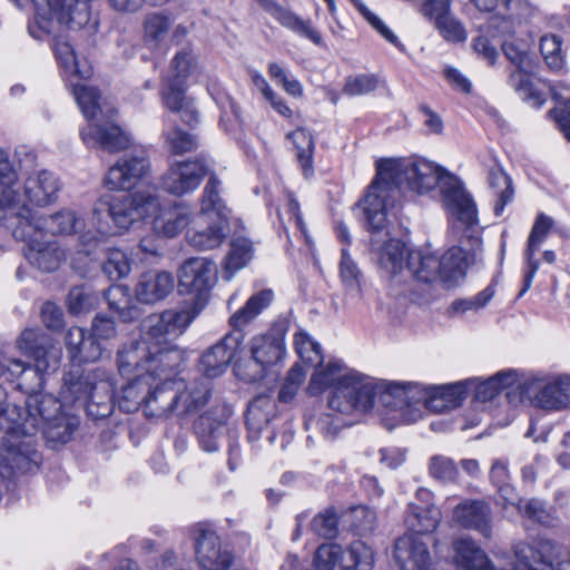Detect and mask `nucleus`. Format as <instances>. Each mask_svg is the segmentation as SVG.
Returning <instances> with one entry per match:
<instances>
[{"instance_id": "nucleus-60", "label": "nucleus", "mask_w": 570, "mask_h": 570, "mask_svg": "<svg viewBox=\"0 0 570 570\" xmlns=\"http://www.w3.org/2000/svg\"><path fill=\"white\" fill-rule=\"evenodd\" d=\"M357 7L360 13L365 20L391 45L401 51H404L403 43L399 40V37L384 23V21L373 13L364 3L358 0H353Z\"/></svg>"}, {"instance_id": "nucleus-9", "label": "nucleus", "mask_w": 570, "mask_h": 570, "mask_svg": "<svg viewBox=\"0 0 570 570\" xmlns=\"http://www.w3.org/2000/svg\"><path fill=\"white\" fill-rule=\"evenodd\" d=\"M501 48L507 59L517 68L509 76L511 88L532 107H541L546 102V96L533 87L529 77L532 67L529 56L530 42L511 36L502 41Z\"/></svg>"}, {"instance_id": "nucleus-55", "label": "nucleus", "mask_w": 570, "mask_h": 570, "mask_svg": "<svg viewBox=\"0 0 570 570\" xmlns=\"http://www.w3.org/2000/svg\"><path fill=\"white\" fill-rule=\"evenodd\" d=\"M99 303V296L87 286H76L68 294V307L72 314L91 311Z\"/></svg>"}, {"instance_id": "nucleus-45", "label": "nucleus", "mask_w": 570, "mask_h": 570, "mask_svg": "<svg viewBox=\"0 0 570 570\" xmlns=\"http://www.w3.org/2000/svg\"><path fill=\"white\" fill-rule=\"evenodd\" d=\"M73 95L82 115L88 121L96 120L111 110L101 104L100 94L95 87L75 85Z\"/></svg>"}, {"instance_id": "nucleus-49", "label": "nucleus", "mask_w": 570, "mask_h": 570, "mask_svg": "<svg viewBox=\"0 0 570 570\" xmlns=\"http://www.w3.org/2000/svg\"><path fill=\"white\" fill-rule=\"evenodd\" d=\"M185 82L167 78V85L161 91L163 104L174 112L191 114L195 116V107L191 100L185 96Z\"/></svg>"}, {"instance_id": "nucleus-35", "label": "nucleus", "mask_w": 570, "mask_h": 570, "mask_svg": "<svg viewBox=\"0 0 570 570\" xmlns=\"http://www.w3.org/2000/svg\"><path fill=\"white\" fill-rule=\"evenodd\" d=\"M175 286L173 274L165 271H149L140 275L136 285L137 299L145 304H154L164 299Z\"/></svg>"}, {"instance_id": "nucleus-50", "label": "nucleus", "mask_w": 570, "mask_h": 570, "mask_svg": "<svg viewBox=\"0 0 570 570\" xmlns=\"http://www.w3.org/2000/svg\"><path fill=\"white\" fill-rule=\"evenodd\" d=\"M253 256V245L247 238H235L230 243V249L225 261V272L229 273V281L234 273L247 265Z\"/></svg>"}, {"instance_id": "nucleus-51", "label": "nucleus", "mask_w": 570, "mask_h": 570, "mask_svg": "<svg viewBox=\"0 0 570 570\" xmlns=\"http://www.w3.org/2000/svg\"><path fill=\"white\" fill-rule=\"evenodd\" d=\"M340 278L346 291L352 295H361L362 273L352 259L346 247L341 250Z\"/></svg>"}, {"instance_id": "nucleus-16", "label": "nucleus", "mask_w": 570, "mask_h": 570, "mask_svg": "<svg viewBox=\"0 0 570 570\" xmlns=\"http://www.w3.org/2000/svg\"><path fill=\"white\" fill-rule=\"evenodd\" d=\"M94 215L107 210L118 228L127 229L135 220L142 219L158 207L157 198L138 194L114 196L107 202H100Z\"/></svg>"}, {"instance_id": "nucleus-11", "label": "nucleus", "mask_w": 570, "mask_h": 570, "mask_svg": "<svg viewBox=\"0 0 570 570\" xmlns=\"http://www.w3.org/2000/svg\"><path fill=\"white\" fill-rule=\"evenodd\" d=\"M316 370L312 375L308 384V393L311 395H317L326 389L333 386V390L328 396V407L341 414H348L347 411L341 409V405L333 403L334 399L338 396L337 401H348L350 396L355 399L356 395L344 391L354 381L363 380V374L348 370L346 365L341 361H331L326 366L316 365Z\"/></svg>"}, {"instance_id": "nucleus-14", "label": "nucleus", "mask_w": 570, "mask_h": 570, "mask_svg": "<svg viewBox=\"0 0 570 570\" xmlns=\"http://www.w3.org/2000/svg\"><path fill=\"white\" fill-rule=\"evenodd\" d=\"M17 346L21 353L35 360L33 367L26 364V373L32 374L40 385L41 375L58 366L59 351L55 348L52 338L43 330L26 328L17 340Z\"/></svg>"}, {"instance_id": "nucleus-58", "label": "nucleus", "mask_w": 570, "mask_h": 570, "mask_svg": "<svg viewBox=\"0 0 570 570\" xmlns=\"http://www.w3.org/2000/svg\"><path fill=\"white\" fill-rule=\"evenodd\" d=\"M429 472L433 479L442 483L455 482L459 476L455 462L443 455H434L430 459Z\"/></svg>"}, {"instance_id": "nucleus-46", "label": "nucleus", "mask_w": 570, "mask_h": 570, "mask_svg": "<svg viewBox=\"0 0 570 570\" xmlns=\"http://www.w3.org/2000/svg\"><path fill=\"white\" fill-rule=\"evenodd\" d=\"M488 183L497 197L494 214L500 216L513 198L512 181L501 167L494 165L489 169Z\"/></svg>"}, {"instance_id": "nucleus-8", "label": "nucleus", "mask_w": 570, "mask_h": 570, "mask_svg": "<svg viewBox=\"0 0 570 570\" xmlns=\"http://www.w3.org/2000/svg\"><path fill=\"white\" fill-rule=\"evenodd\" d=\"M217 281L216 264L205 257H193L184 262L178 272V288L190 295L188 309H197V315L207 304L210 291Z\"/></svg>"}, {"instance_id": "nucleus-53", "label": "nucleus", "mask_w": 570, "mask_h": 570, "mask_svg": "<svg viewBox=\"0 0 570 570\" xmlns=\"http://www.w3.org/2000/svg\"><path fill=\"white\" fill-rule=\"evenodd\" d=\"M164 136L166 146L175 155L190 153L198 147L196 137L177 126L166 129Z\"/></svg>"}, {"instance_id": "nucleus-17", "label": "nucleus", "mask_w": 570, "mask_h": 570, "mask_svg": "<svg viewBox=\"0 0 570 570\" xmlns=\"http://www.w3.org/2000/svg\"><path fill=\"white\" fill-rule=\"evenodd\" d=\"M520 401L531 400L537 406L554 411L570 405V377L558 379L541 385V381L531 380L517 385Z\"/></svg>"}, {"instance_id": "nucleus-43", "label": "nucleus", "mask_w": 570, "mask_h": 570, "mask_svg": "<svg viewBox=\"0 0 570 570\" xmlns=\"http://www.w3.org/2000/svg\"><path fill=\"white\" fill-rule=\"evenodd\" d=\"M286 138L294 145L296 158L304 176H312L314 173L313 155L315 149V140L312 134L305 128H297L296 130L288 132Z\"/></svg>"}, {"instance_id": "nucleus-27", "label": "nucleus", "mask_w": 570, "mask_h": 570, "mask_svg": "<svg viewBox=\"0 0 570 570\" xmlns=\"http://www.w3.org/2000/svg\"><path fill=\"white\" fill-rule=\"evenodd\" d=\"M153 348L141 336L124 343L117 353V365L120 375L124 377L136 376L137 374L146 375V367H149Z\"/></svg>"}, {"instance_id": "nucleus-20", "label": "nucleus", "mask_w": 570, "mask_h": 570, "mask_svg": "<svg viewBox=\"0 0 570 570\" xmlns=\"http://www.w3.org/2000/svg\"><path fill=\"white\" fill-rule=\"evenodd\" d=\"M115 110L89 121L80 130V137L88 147H99L109 153L125 150L130 145L128 135L112 120Z\"/></svg>"}, {"instance_id": "nucleus-4", "label": "nucleus", "mask_w": 570, "mask_h": 570, "mask_svg": "<svg viewBox=\"0 0 570 570\" xmlns=\"http://www.w3.org/2000/svg\"><path fill=\"white\" fill-rule=\"evenodd\" d=\"M415 383H397L376 381L370 376H363L361 381H354L347 386V393L356 395L348 401H337L334 399L335 405L352 414L354 412L365 413L374 407H382L390 412H403L405 409L414 407V400L410 396V386ZM346 391V387L344 389Z\"/></svg>"}, {"instance_id": "nucleus-56", "label": "nucleus", "mask_w": 570, "mask_h": 570, "mask_svg": "<svg viewBox=\"0 0 570 570\" xmlns=\"http://www.w3.org/2000/svg\"><path fill=\"white\" fill-rule=\"evenodd\" d=\"M295 351L299 358L312 366L323 363V354L321 345L313 341L305 333H297L294 338Z\"/></svg>"}, {"instance_id": "nucleus-61", "label": "nucleus", "mask_w": 570, "mask_h": 570, "mask_svg": "<svg viewBox=\"0 0 570 570\" xmlns=\"http://www.w3.org/2000/svg\"><path fill=\"white\" fill-rule=\"evenodd\" d=\"M171 21L169 17L161 13H154L146 18L144 28L145 37L148 42L160 43L167 36Z\"/></svg>"}, {"instance_id": "nucleus-36", "label": "nucleus", "mask_w": 570, "mask_h": 570, "mask_svg": "<svg viewBox=\"0 0 570 570\" xmlns=\"http://www.w3.org/2000/svg\"><path fill=\"white\" fill-rule=\"evenodd\" d=\"M176 397L175 380L151 381L145 403L146 416L161 419L175 414Z\"/></svg>"}, {"instance_id": "nucleus-23", "label": "nucleus", "mask_w": 570, "mask_h": 570, "mask_svg": "<svg viewBox=\"0 0 570 570\" xmlns=\"http://www.w3.org/2000/svg\"><path fill=\"white\" fill-rule=\"evenodd\" d=\"M394 558L401 570H431L429 542L423 537L404 534L394 544Z\"/></svg>"}, {"instance_id": "nucleus-37", "label": "nucleus", "mask_w": 570, "mask_h": 570, "mask_svg": "<svg viewBox=\"0 0 570 570\" xmlns=\"http://www.w3.org/2000/svg\"><path fill=\"white\" fill-rule=\"evenodd\" d=\"M190 216V209L183 204L161 207L153 219V230L158 236L173 238L188 226Z\"/></svg>"}, {"instance_id": "nucleus-54", "label": "nucleus", "mask_w": 570, "mask_h": 570, "mask_svg": "<svg viewBox=\"0 0 570 570\" xmlns=\"http://www.w3.org/2000/svg\"><path fill=\"white\" fill-rule=\"evenodd\" d=\"M196 67V57L193 50L189 47H185L174 56L170 63L171 75L168 78L177 82H185Z\"/></svg>"}, {"instance_id": "nucleus-26", "label": "nucleus", "mask_w": 570, "mask_h": 570, "mask_svg": "<svg viewBox=\"0 0 570 570\" xmlns=\"http://www.w3.org/2000/svg\"><path fill=\"white\" fill-rule=\"evenodd\" d=\"M196 558L203 570H228L233 556L220 547L219 537L210 530H200L196 538Z\"/></svg>"}, {"instance_id": "nucleus-34", "label": "nucleus", "mask_w": 570, "mask_h": 570, "mask_svg": "<svg viewBox=\"0 0 570 570\" xmlns=\"http://www.w3.org/2000/svg\"><path fill=\"white\" fill-rule=\"evenodd\" d=\"M66 346L73 363L98 361L106 347L82 327H70L66 334Z\"/></svg>"}, {"instance_id": "nucleus-47", "label": "nucleus", "mask_w": 570, "mask_h": 570, "mask_svg": "<svg viewBox=\"0 0 570 570\" xmlns=\"http://www.w3.org/2000/svg\"><path fill=\"white\" fill-rule=\"evenodd\" d=\"M409 254L411 252L407 250L402 240L390 239L382 248L380 264L389 274L396 276L405 271Z\"/></svg>"}, {"instance_id": "nucleus-22", "label": "nucleus", "mask_w": 570, "mask_h": 570, "mask_svg": "<svg viewBox=\"0 0 570 570\" xmlns=\"http://www.w3.org/2000/svg\"><path fill=\"white\" fill-rule=\"evenodd\" d=\"M207 174V167L200 159L176 161L161 178V187L165 191L184 196L198 188Z\"/></svg>"}, {"instance_id": "nucleus-59", "label": "nucleus", "mask_w": 570, "mask_h": 570, "mask_svg": "<svg viewBox=\"0 0 570 570\" xmlns=\"http://www.w3.org/2000/svg\"><path fill=\"white\" fill-rule=\"evenodd\" d=\"M348 553L353 566H344L342 570H372L374 551L365 542L357 540L350 544Z\"/></svg>"}, {"instance_id": "nucleus-28", "label": "nucleus", "mask_w": 570, "mask_h": 570, "mask_svg": "<svg viewBox=\"0 0 570 570\" xmlns=\"http://www.w3.org/2000/svg\"><path fill=\"white\" fill-rule=\"evenodd\" d=\"M261 8L272 16L282 27L294 33L311 40L316 46L323 45L321 33L312 26L309 20H304L291 9L283 7L276 0H256Z\"/></svg>"}, {"instance_id": "nucleus-6", "label": "nucleus", "mask_w": 570, "mask_h": 570, "mask_svg": "<svg viewBox=\"0 0 570 570\" xmlns=\"http://www.w3.org/2000/svg\"><path fill=\"white\" fill-rule=\"evenodd\" d=\"M61 395L66 403H81L95 421L108 417L115 407L112 382L99 368L85 375L78 371L68 373Z\"/></svg>"}, {"instance_id": "nucleus-42", "label": "nucleus", "mask_w": 570, "mask_h": 570, "mask_svg": "<svg viewBox=\"0 0 570 570\" xmlns=\"http://www.w3.org/2000/svg\"><path fill=\"white\" fill-rule=\"evenodd\" d=\"M222 181L216 175H210L200 200V214L204 216L228 219L229 209L220 197Z\"/></svg>"}, {"instance_id": "nucleus-19", "label": "nucleus", "mask_w": 570, "mask_h": 570, "mask_svg": "<svg viewBox=\"0 0 570 570\" xmlns=\"http://www.w3.org/2000/svg\"><path fill=\"white\" fill-rule=\"evenodd\" d=\"M451 562L461 570H502L503 550L493 552L491 559L469 535H460L451 543Z\"/></svg>"}, {"instance_id": "nucleus-3", "label": "nucleus", "mask_w": 570, "mask_h": 570, "mask_svg": "<svg viewBox=\"0 0 570 570\" xmlns=\"http://www.w3.org/2000/svg\"><path fill=\"white\" fill-rule=\"evenodd\" d=\"M273 298L272 289H262L252 295L246 304L230 316L233 332L226 334L200 357V366L206 377H217L227 370L243 342L242 330L267 308Z\"/></svg>"}, {"instance_id": "nucleus-64", "label": "nucleus", "mask_w": 570, "mask_h": 570, "mask_svg": "<svg viewBox=\"0 0 570 570\" xmlns=\"http://www.w3.org/2000/svg\"><path fill=\"white\" fill-rule=\"evenodd\" d=\"M519 511L525 517L543 525H553L556 518L539 499H529L519 502Z\"/></svg>"}, {"instance_id": "nucleus-2", "label": "nucleus", "mask_w": 570, "mask_h": 570, "mask_svg": "<svg viewBox=\"0 0 570 570\" xmlns=\"http://www.w3.org/2000/svg\"><path fill=\"white\" fill-rule=\"evenodd\" d=\"M60 185L58 178L48 170L30 175L20 191L18 175L11 165L8 154L0 149V220L14 219L19 224L18 214L35 217L27 204L47 206L57 199Z\"/></svg>"}, {"instance_id": "nucleus-29", "label": "nucleus", "mask_w": 570, "mask_h": 570, "mask_svg": "<svg viewBox=\"0 0 570 570\" xmlns=\"http://www.w3.org/2000/svg\"><path fill=\"white\" fill-rule=\"evenodd\" d=\"M229 416L228 409L213 407L197 419L194 426L195 433L204 451L215 452L218 450V440L225 433V425Z\"/></svg>"}, {"instance_id": "nucleus-7", "label": "nucleus", "mask_w": 570, "mask_h": 570, "mask_svg": "<svg viewBox=\"0 0 570 570\" xmlns=\"http://www.w3.org/2000/svg\"><path fill=\"white\" fill-rule=\"evenodd\" d=\"M503 559L502 570H562L563 552L553 540L534 538L514 543Z\"/></svg>"}, {"instance_id": "nucleus-32", "label": "nucleus", "mask_w": 570, "mask_h": 570, "mask_svg": "<svg viewBox=\"0 0 570 570\" xmlns=\"http://www.w3.org/2000/svg\"><path fill=\"white\" fill-rule=\"evenodd\" d=\"M42 237L35 234L18 239L27 243L26 258L32 266L41 272L52 273L58 269L63 254L56 242Z\"/></svg>"}, {"instance_id": "nucleus-18", "label": "nucleus", "mask_w": 570, "mask_h": 570, "mask_svg": "<svg viewBox=\"0 0 570 570\" xmlns=\"http://www.w3.org/2000/svg\"><path fill=\"white\" fill-rule=\"evenodd\" d=\"M471 382H459L440 386H422L417 383L410 386V395L414 400V407L423 405L425 409L443 413L461 405L465 399Z\"/></svg>"}, {"instance_id": "nucleus-13", "label": "nucleus", "mask_w": 570, "mask_h": 570, "mask_svg": "<svg viewBox=\"0 0 570 570\" xmlns=\"http://www.w3.org/2000/svg\"><path fill=\"white\" fill-rule=\"evenodd\" d=\"M196 317L197 309L186 307L151 314L144 320L140 336L153 347L170 345L169 342L180 336Z\"/></svg>"}, {"instance_id": "nucleus-12", "label": "nucleus", "mask_w": 570, "mask_h": 570, "mask_svg": "<svg viewBox=\"0 0 570 570\" xmlns=\"http://www.w3.org/2000/svg\"><path fill=\"white\" fill-rule=\"evenodd\" d=\"M0 460L12 471L18 473H32L41 463V454L37 450L35 425L29 432L16 428H9V435L2 438L0 446Z\"/></svg>"}, {"instance_id": "nucleus-25", "label": "nucleus", "mask_w": 570, "mask_h": 570, "mask_svg": "<svg viewBox=\"0 0 570 570\" xmlns=\"http://www.w3.org/2000/svg\"><path fill=\"white\" fill-rule=\"evenodd\" d=\"M453 520L462 528L476 531L485 539L492 537V512L482 500H464L453 510Z\"/></svg>"}, {"instance_id": "nucleus-1", "label": "nucleus", "mask_w": 570, "mask_h": 570, "mask_svg": "<svg viewBox=\"0 0 570 570\" xmlns=\"http://www.w3.org/2000/svg\"><path fill=\"white\" fill-rule=\"evenodd\" d=\"M435 186L452 217L468 227L476 223V205L458 177L424 159H381L376 164V176L360 203L367 228L380 232L385 227L390 199L401 189L424 194Z\"/></svg>"}, {"instance_id": "nucleus-57", "label": "nucleus", "mask_w": 570, "mask_h": 570, "mask_svg": "<svg viewBox=\"0 0 570 570\" xmlns=\"http://www.w3.org/2000/svg\"><path fill=\"white\" fill-rule=\"evenodd\" d=\"M541 55L552 70H560L563 67L564 59L561 50V38L557 35H544L540 39Z\"/></svg>"}, {"instance_id": "nucleus-30", "label": "nucleus", "mask_w": 570, "mask_h": 570, "mask_svg": "<svg viewBox=\"0 0 570 570\" xmlns=\"http://www.w3.org/2000/svg\"><path fill=\"white\" fill-rule=\"evenodd\" d=\"M175 391L177 394L175 414L184 416L193 414L206 405L210 396V384L204 379L188 383L184 380H175Z\"/></svg>"}, {"instance_id": "nucleus-39", "label": "nucleus", "mask_w": 570, "mask_h": 570, "mask_svg": "<svg viewBox=\"0 0 570 570\" xmlns=\"http://www.w3.org/2000/svg\"><path fill=\"white\" fill-rule=\"evenodd\" d=\"M151 381L145 374H137L121 389L118 405L122 412L131 413L140 406L145 410L148 390Z\"/></svg>"}, {"instance_id": "nucleus-15", "label": "nucleus", "mask_w": 570, "mask_h": 570, "mask_svg": "<svg viewBox=\"0 0 570 570\" xmlns=\"http://www.w3.org/2000/svg\"><path fill=\"white\" fill-rule=\"evenodd\" d=\"M18 217L19 224L13 225V223H10L14 238H26L35 234L40 236L46 234L69 235L77 233L83 225L82 219L69 209L60 210L48 217H29L22 213H19Z\"/></svg>"}, {"instance_id": "nucleus-41", "label": "nucleus", "mask_w": 570, "mask_h": 570, "mask_svg": "<svg viewBox=\"0 0 570 570\" xmlns=\"http://www.w3.org/2000/svg\"><path fill=\"white\" fill-rule=\"evenodd\" d=\"M108 307L114 311L124 322H131L139 316V309L132 303L129 287L114 284L104 293Z\"/></svg>"}, {"instance_id": "nucleus-24", "label": "nucleus", "mask_w": 570, "mask_h": 570, "mask_svg": "<svg viewBox=\"0 0 570 570\" xmlns=\"http://www.w3.org/2000/svg\"><path fill=\"white\" fill-rule=\"evenodd\" d=\"M285 334L283 325H275L265 334L250 340L252 358L262 370L277 364L285 356Z\"/></svg>"}, {"instance_id": "nucleus-48", "label": "nucleus", "mask_w": 570, "mask_h": 570, "mask_svg": "<svg viewBox=\"0 0 570 570\" xmlns=\"http://www.w3.org/2000/svg\"><path fill=\"white\" fill-rule=\"evenodd\" d=\"M514 371H503L478 383L474 387V396L480 402H488L495 397L501 391L511 389L517 383Z\"/></svg>"}, {"instance_id": "nucleus-44", "label": "nucleus", "mask_w": 570, "mask_h": 570, "mask_svg": "<svg viewBox=\"0 0 570 570\" xmlns=\"http://www.w3.org/2000/svg\"><path fill=\"white\" fill-rule=\"evenodd\" d=\"M228 219L217 218L206 228L193 232L188 235L189 244L199 250H209L218 247L226 238Z\"/></svg>"}, {"instance_id": "nucleus-31", "label": "nucleus", "mask_w": 570, "mask_h": 570, "mask_svg": "<svg viewBox=\"0 0 570 570\" xmlns=\"http://www.w3.org/2000/svg\"><path fill=\"white\" fill-rule=\"evenodd\" d=\"M186 362V353L176 345H164L153 348L149 367H146V376L150 381L171 380Z\"/></svg>"}, {"instance_id": "nucleus-62", "label": "nucleus", "mask_w": 570, "mask_h": 570, "mask_svg": "<svg viewBox=\"0 0 570 570\" xmlns=\"http://www.w3.org/2000/svg\"><path fill=\"white\" fill-rule=\"evenodd\" d=\"M311 530L318 537L334 539L338 533V518L333 509L315 515L311 522Z\"/></svg>"}, {"instance_id": "nucleus-21", "label": "nucleus", "mask_w": 570, "mask_h": 570, "mask_svg": "<svg viewBox=\"0 0 570 570\" xmlns=\"http://www.w3.org/2000/svg\"><path fill=\"white\" fill-rule=\"evenodd\" d=\"M149 167L145 153L124 155L109 168L105 186L109 190L132 189L148 174Z\"/></svg>"}, {"instance_id": "nucleus-63", "label": "nucleus", "mask_w": 570, "mask_h": 570, "mask_svg": "<svg viewBox=\"0 0 570 570\" xmlns=\"http://www.w3.org/2000/svg\"><path fill=\"white\" fill-rule=\"evenodd\" d=\"M343 558V549L340 544H321L314 556V567L316 570H333Z\"/></svg>"}, {"instance_id": "nucleus-10", "label": "nucleus", "mask_w": 570, "mask_h": 570, "mask_svg": "<svg viewBox=\"0 0 570 570\" xmlns=\"http://www.w3.org/2000/svg\"><path fill=\"white\" fill-rule=\"evenodd\" d=\"M476 225L478 222L468 227L455 218L454 228L462 229V238L466 239L470 248L464 249L462 246H453L439 258L441 283L445 287L455 286L464 278L468 267L476 262L482 244L475 229Z\"/></svg>"}, {"instance_id": "nucleus-33", "label": "nucleus", "mask_w": 570, "mask_h": 570, "mask_svg": "<svg viewBox=\"0 0 570 570\" xmlns=\"http://www.w3.org/2000/svg\"><path fill=\"white\" fill-rule=\"evenodd\" d=\"M553 226L554 220L552 217L543 213L538 214L528 238L525 250L528 271L524 274L523 286L519 293V296H522L524 293H527L532 285L533 278L535 277V274L539 269V261L534 257L535 253L539 246L548 237Z\"/></svg>"}, {"instance_id": "nucleus-40", "label": "nucleus", "mask_w": 570, "mask_h": 570, "mask_svg": "<svg viewBox=\"0 0 570 570\" xmlns=\"http://www.w3.org/2000/svg\"><path fill=\"white\" fill-rule=\"evenodd\" d=\"M439 257L421 252H411L407 255L405 272L422 283L441 282Z\"/></svg>"}, {"instance_id": "nucleus-38", "label": "nucleus", "mask_w": 570, "mask_h": 570, "mask_svg": "<svg viewBox=\"0 0 570 570\" xmlns=\"http://www.w3.org/2000/svg\"><path fill=\"white\" fill-rule=\"evenodd\" d=\"M441 511L433 504L420 505L410 503L404 517V523L410 532L423 537L432 533L439 525Z\"/></svg>"}, {"instance_id": "nucleus-5", "label": "nucleus", "mask_w": 570, "mask_h": 570, "mask_svg": "<svg viewBox=\"0 0 570 570\" xmlns=\"http://www.w3.org/2000/svg\"><path fill=\"white\" fill-rule=\"evenodd\" d=\"M20 429L29 432L35 425V435L39 431L52 444L67 443L78 428V421L61 412V403L51 394L33 393L27 397L24 416L18 421Z\"/></svg>"}, {"instance_id": "nucleus-52", "label": "nucleus", "mask_w": 570, "mask_h": 570, "mask_svg": "<svg viewBox=\"0 0 570 570\" xmlns=\"http://www.w3.org/2000/svg\"><path fill=\"white\" fill-rule=\"evenodd\" d=\"M130 261L127 254L119 248H108L102 263V272L110 281L125 278L130 273Z\"/></svg>"}]
</instances>
